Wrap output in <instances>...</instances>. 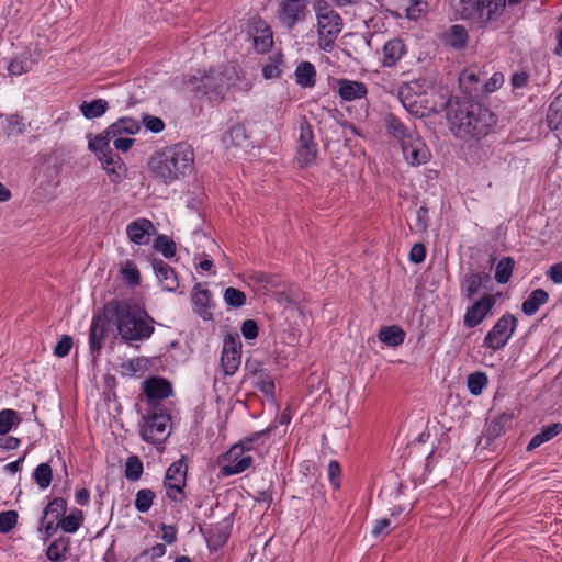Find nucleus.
<instances>
[{"mask_svg": "<svg viewBox=\"0 0 562 562\" xmlns=\"http://www.w3.org/2000/svg\"><path fill=\"white\" fill-rule=\"evenodd\" d=\"M113 324L117 335L127 345L144 341L155 331L156 321L148 314L145 306L132 299H112L94 313L89 329V352L95 362Z\"/></svg>", "mask_w": 562, "mask_h": 562, "instance_id": "f257e3e1", "label": "nucleus"}, {"mask_svg": "<svg viewBox=\"0 0 562 562\" xmlns=\"http://www.w3.org/2000/svg\"><path fill=\"white\" fill-rule=\"evenodd\" d=\"M456 136L480 140L493 133L497 115L476 99L449 97L441 106Z\"/></svg>", "mask_w": 562, "mask_h": 562, "instance_id": "f03ea898", "label": "nucleus"}, {"mask_svg": "<svg viewBox=\"0 0 562 562\" xmlns=\"http://www.w3.org/2000/svg\"><path fill=\"white\" fill-rule=\"evenodd\" d=\"M148 168L166 186L180 181L194 169L193 148L187 142L166 146L149 157Z\"/></svg>", "mask_w": 562, "mask_h": 562, "instance_id": "7ed1b4c3", "label": "nucleus"}, {"mask_svg": "<svg viewBox=\"0 0 562 562\" xmlns=\"http://www.w3.org/2000/svg\"><path fill=\"white\" fill-rule=\"evenodd\" d=\"M113 136L106 135L105 130L93 138H89L88 148L102 164V168L109 175L110 181L117 184L125 177L126 166L120 155L111 148L110 142Z\"/></svg>", "mask_w": 562, "mask_h": 562, "instance_id": "20e7f679", "label": "nucleus"}, {"mask_svg": "<svg viewBox=\"0 0 562 562\" xmlns=\"http://www.w3.org/2000/svg\"><path fill=\"white\" fill-rule=\"evenodd\" d=\"M143 423L139 425V436L147 443L165 441L168 435H164L168 424L171 423V415L167 407L147 408L142 415Z\"/></svg>", "mask_w": 562, "mask_h": 562, "instance_id": "39448f33", "label": "nucleus"}, {"mask_svg": "<svg viewBox=\"0 0 562 562\" xmlns=\"http://www.w3.org/2000/svg\"><path fill=\"white\" fill-rule=\"evenodd\" d=\"M186 82L193 86L192 92L195 97H207L209 100H223L231 86L225 74L215 71H210L200 78L190 76Z\"/></svg>", "mask_w": 562, "mask_h": 562, "instance_id": "423d86ee", "label": "nucleus"}, {"mask_svg": "<svg viewBox=\"0 0 562 562\" xmlns=\"http://www.w3.org/2000/svg\"><path fill=\"white\" fill-rule=\"evenodd\" d=\"M517 325V317L506 312L497 319L492 329L487 331L483 346L493 351L503 349L515 333Z\"/></svg>", "mask_w": 562, "mask_h": 562, "instance_id": "0eeeda50", "label": "nucleus"}, {"mask_svg": "<svg viewBox=\"0 0 562 562\" xmlns=\"http://www.w3.org/2000/svg\"><path fill=\"white\" fill-rule=\"evenodd\" d=\"M216 462L220 465L221 475L231 476L248 470L254 459L247 454V448L236 442L228 451L220 454Z\"/></svg>", "mask_w": 562, "mask_h": 562, "instance_id": "6e6552de", "label": "nucleus"}, {"mask_svg": "<svg viewBox=\"0 0 562 562\" xmlns=\"http://www.w3.org/2000/svg\"><path fill=\"white\" fill-rule=\"evenodd\" d=\"M318 154V145L315 142L313 126L306 116L300 122L299 146L295 159L300 168H306L315 162Z\"/></svg>", "mask_w": 562, "mask_h": 562, "instance_id": "1a4fd4ad", "label": "nucleus"}, {"mask_svg": "<svg viewBox=\"0 0 562 562\" xmlns=\"http://www.w3.org/2000/svg\"><path fill=\"white\" fill-rule=\"evenodd\" d=\"M142 390L146 398L147 408L166 407L161 402L173 393L171 382L159 375L147 378L142 383Z\"/></svg>", "mask_w": 562, "mask_h": 562, "instance_id": "9d476101", "label": "nucleus"}, {"mask_svg": "<svg viewBox=\"0 0 562 562\" xmlns=\"http://www.w3.org/2000/svg\"><path fill=\"white\" fill-rule=\"evenodd\" d=\"M405 161L412 167L425 165L431 159V151L417 131L400 145Z\"/></svg>", "mask_w": 562, "mask_h": 562, "instance_id": "9b49d317", "label": "nucleus"}, {"mask_svg": "<svg viewBox=\"0 0 562 562\" xmlns=\"http://www.w3.org/2000/svg\"><path fill=\"white\" fill-rule=\"evenodd\" d=\"M248 34L252 37L254 49L257 54L265 55L271 50L273 46V32L259 14L249 19Z\"/></svg>", "mask_w": 562, "mask_h": 562, "instance_id": "f8f14e48", "label": "nucleus"}, {"mask_svg": "<svg viewBox=\"0 0 562 562\" xmlns=\"http://www.w3.org/2000/svg\"><path fill=\"white\" fill-rule=\"evenodd\" d=\"M498 296L499 293L484 294L480 299L475 300L467 307L463 317V325L467 328H474L482 324L483 321L492 313Z\"/></svg>", "mask_w": 562, "mask_h": 562, "instance_id": "ddd939ff", "label": "nucleus"}, {"mask_svg": "<svg viewBox=\"0 0 562 562\" xmlns=\"http://www.w3.org/2000/svg\"><path fill=\"white\" fill-rule=\"evenodd\" d=\"M308 13L307 2L281 0L278 9V20L283 27L292 31L297 23L306 20Z\"/></svg>", "mask_w": 562, "mask_h": 562, "instance_id": "4468645a", "label": "nucleus"}, {"mask_svg": "<svg viewBox=\"0 0 562 562\" xmlns=\"http://www.w3.org/2000/svg\"><path fill=\"white\" fill-rule=\"evenodd\" d=\"M233 518L226 517L217 524H200L199 531L204 536L207 546L212 550L223 548L231 536Z\"/></svg>", "mask_w": 562, "mask_h": 562, "instance_id": "2eb2a0df", "label": "nucleus"}, {"mask_svg": "<svg viewBox=\"0 0 562 562\" xmlns=\"http://www.w3.org/2000/svg\"><path fill=\"white\" fill-rule=\"evenodd\" d=\"M486 72L476 67H468L459 75V88L464 94L462 98L477 99L481 97V86Z\"/></svg>", "mask_w": 562, "mask_h": 562, "instance_id": "dca6fc26", "label": "nucleus"}, {"mask_svg": "<svg viewBox=\"0 0 562 562\" xmlns=\"http://www.w3.org/2000/svg\"><path fill=\"white\" fill-rule=\"evenodd\" d=\"M191 301L194 305V313L204 321L213 319V314L210 310L215 307V303L212 301L211 291L203 288V283L198 282L194 284L191 291Z\"/></svg>", "mask_w": 562, "mask_h": 562, "instance_id": "f3484780", "label": "nucleus"}, {"mask_svg": "<svg viewBox=\"0 0 562 562\" xmlns=\"http://www.w3.org/2000/svg\"><path fill=\"white\" fill-rule=\"evenodd\" d=\"M383 123L387 135L394 138L398 145L403 144L404 140H407L411 135L417 132L415 124L406 125L393 112L385 114Z\"/></svg>", "mask_w": 562, "mask_h": 562, "instance_id": "a211bd4d", "label": "nucleus"}, {"mask_svg": "<svg viewBox=\"0 0 562 562\" xmlns=\"http://www.w3.org/2000/svg\"><path fill=\"white\" fill-rule=\"evenodd\" d=\"M150 263L162 289L168 292H175L179 288V279L176 270L159 258H151Z\"/></svg>", "mask_w": 562, "mask_h": 562, "instance_id": "6ab92c4d", "label": "nucleus"}, {"mask_svg": "<svg viewBox=\"0 0 562 562\" xmlns=\"http://www.w3.org/2000/svg\"><path fill=\"white\" fill-rule=\"evenodd\" d=\"M546 123L553 132L560 145H562V92L554 97L548 106Z\"/></svg>", "mask_w": 562, "mask_h": 562, "instance_id": "aec40b11", "label": "nucleus"}, {"mask_svg": "<svg viewBox=\"0 0 562 562\" xmlns=\"http://www.w3.org/2000/svg\"><path fill=\"white\" fill-rule=\"evenodd\" d=\"M342 24V18L335 10L326 13L324 16H318L317 20L319 34L325 32V38L329 43H334V41L337 38L338 34L341 32Z\"/></svg>", "mask_w": 562, "mask_h": 562, "instance_id": "412c9836", "label": "nucleus"}, {"mask_svg": "<svg viewBox=\"0 0 562 562\" xmlns=\"http://www.w3.org/2000/svg\"><path fill=\"white\" fill-rule=\"evenodd\" d=\"M154 228L153 223L147 218H137L131 222L126 227L128 239L136 245H147L149 243V229Z\"/></svg>", "mask_w": 562, "mask_h": 562, "instance_id": "4be33fe9", "label": "nucleus"}, {"mask_svg": "<svg viewBox=\"0 0 562 562\" xmlns=\"http://www.w3.org/2000/svg\"><path fill=\"white\" fill-rule=\"evenodd\" d=\"M337 89L339 97L345 101L361 99L368 93L367 86L363 82L345 78L337 80Z\"/></svg>", "mask_w": 562, "mask_h": 562, "instance_id": "5701e85b", "label": "nucleus"}, {"mask_svg": "<svg viewBox=\"0 0 562 562\" xmlns=\"http://www.w3.org/2000/svg\"><path fill=\"white\" fill-rule=\"evenodd\" d=\"M71 548V539L69 536L61 533L52 539L47 549L46 557L50 562H63L67 559Z\"/></svg>", "mask_w": 562, "mask_h": 562, "instance_id": "b1692460", "label": "nucleus"}, {"mask_svg": "<svg viewBox=\"0 0 562 562\" xmlns=\"http://www.w3.org/2000/svg\"><path fill=\"white\" fill-rule=\"evenodd\" d=\"M441 41L446 46L462 50L468 45L469 33L463 25L453 24L442 34Z\"/></svg>", "mask_w": 562, "mask_h": 562, "instance_id": "393cba45", "label": "nucleus"}, {"mask_svg": "<svg viewBox=\"0 0 562 562\" xmlns=\"http://www.w3.org/2000/svg\"><path fill=\"white\" fill-rule=\"evenodd\" d=\"M406 53L404 41L400 37L389 40L383 45V66L393 67Z\"/></svg>", "mask_w": 562, "mask_h": 562, "instance_id": "a878e982", "label": "nucleus"}, {"mask_svg": "<svg viewBox=\"0 0 562 562\" xmlns=\"http://www.w3.org/2000/svg\"><path fill=\"white\" fill-rule=\"evenodd\" d=\"M140 131V124L130 116L120 117L106 127V135L116 137L123 134L135 135Z\"/></svg>", "mask_w": 562, "mask_h": 562, "instance_id": "bb28decb", "label": "nucleus"}, {"mask_svg": "<svg viewBox=\"0 0 562 562\" xmlns=\"http://www.w3.org/2000/svg\"><path fill=\"white\" fill-rule=\"evenodd\" d=\"M513 420L514 414L509 412H504L497 418L493 419L486 428L485 436L487 440L493 441L504 435L506 429L512 427Z\"/></svg>", "mask_w": 562, "mask_h": 562, "instance_id": "cd10ccee", "label": "nucleus"}, {"mask_svg": "<svg viewBox=\"0 0 562 562\" xmlns=\"http://www.w3.org/2000/svg\"><path fill=\"white\" fill-rule=\"evenodd\" d=\"M405 337V330L398 325L382 326L378 333L379 340L393 348L401 346Z\"/></svg>", "mask_w": 562, "mask_h": 562, "instance_id": "c85d7f7f", "label": "nucleus"}, {"mask_svg": "<svg viewBox=\"0 0 562 562\" xmlns=\"http://www.w3.org/2000/svg\"><path fill=\"white\" fill-rule=\"evenodd\" d=\"M549 294L546 290L539 288L533 290L521 304V311L526 316L535 315L539 308L547 304Z\"/></svg>", "mask_w": 562, "mask_h": 562, "instance_id": "c756f323", "label": "nucleus"}, {"mask_svg": "<svg viewBox=\"0 0 562 562\" xmlns=\"http://www.w3.org/2000/svg\"><path fill=\"white\" fill-rule=\"evenodd\" d=\"M85 521V513L77 508L72 507L69 513L66 512L64 514L63 518L59 519L60 522V530L65 535H71L77 532Z\"/></svg>", "mask_w": 562, "mask_h": 562, "instance_id": "7c9ffc66", "label": "nucleus"}, {"mask_svg": "<svg viewBox=\"0 0 562 562\" xmlns=\"http://www.w3.org/2000/svg\"><path fill=\"white\" fill-rule=\"evenodd\" d=\"M67 509L68 503L66 498L61 496L48 497V503L43 508L41 520L43 522L48 518L58 521V519H61L64 514H66Z\"/></svg>", "mask_w": 562, "mask_h": 562, "instance_id": "2f4dec72", "label": "nucleus"}, {"mask_svg": "<svg viewBox=\"0 0 562 562\" xmlns=\"http://www.w3.org/2000/svg\"><path fill=\"white\" fill-rule=\"evenodd\" d=\"M187 456H181V458L175 462H172L165 474L164 482L169 483H178V484H187V474H188V464H187Z\"/></svg>", "mask_w": 562, "mask_h": 562, "instance_id": "473e14b6", "label": "nucleus"}, {"mask_svg": "<svg viewBox=\"0 0 562 562\" xmlns=\"http://www.w3.org/2000/svg\"><path fill=\"white\" fill-rule=\"evenodd\" d=\"M562 432V423H552L548 426H544L540 432L535 435L529 443L527 445L526 450L532 451L536 448L540 447L542 443L548 442L549 440L553 439L558 435Z\"/></svg>", "mask_w": 562, "mask_h": 562, "instance_id": "72a5a7b5", "label": "nucleus"}, {"mask_svg": "<svg viewBox=\"0 0 562 562\" xmlns=\"http://www.w3.org/2000/svg\"><path fill=\"white\" fill-rule=\"evenodd\" d=\"M295 81L302 88H313L316 83V69L310 61H302L295 69Z\"/></svg>", "mask_w": 562, "mask_h": 562, "instance_id": "f704fd0d", "label": "nucleus"}, {"mask_svg": "<svg viewBox=\"0 0 562 562\" xmlns=\"http://www.w3.org/2000/svg\"><path fill=\"white\" fill-rule=\"evenodd\" d=\"M251 379L254 380V389L258 390L267 397H274L276 384L268 369L263 370L262 373H259L258 375L251 376Z\"/></svg>", "mask_w": 562, "mask_h": 562, "instance_id": "c9c22d12", "label": "nucleus"}, {"mask_svg": "<svg viewBox=\"0 0 562 562\" xmlns=\"http://www.w3.org/2000/svg\"><path fill=\"white\" fill-rule=\"evenodd\" d=\"M109 109V103L104 99H94L92 101H83L80 104V111L82 115L88 119L101 117Z\"/></svg>", "mask_w": 562, "mask_h": 562, "instance_id": "e433bc0d", "label": "nucleus"}, {"mask_svg": "<svg viewBox=\"0 0 562 562\" xmlns=\"http://www.w3.org/2000/svg\"><path fill=\"white\" fill-rule=\"evenodd\" d=\"M274 428H276L274 425H270L263 430L255 431V432L250 434L249 436L244 437L237 443L247 448V453L252 450H257L256 445H258V443L263 445L266 439H268L271 436Z\"/></svg>", "mask_w": 562, "mask_h": 562, "instance_id": "4c0bfd02", "label": "nucleus"}, {"mask_svg": "<svg viewBox=\"0 0 562 562\" xmlns=\"http://www.w3.org/2000/svg\"><path fill=\"white\" fill-rule=\"evenodd\" d=\"M32 479L41 490H46L53 481V469L49 462L38 464L32 473Z\"/></svg>", "mask_w": 562, "mask_h": 562, "instance_id": "58836bf2", "label": "nucleus"}, {"mask_svg": "<svg viewBox=\"0 0 562 562\" xmlns=\"http://www.w3.org/2000/svg\"><path fill=\"white\" fill-rule=\"evenodd\" d=\"M515 267V260L513 257H503L495 269V280L499 284H506L512 277Z\"/></svg>", "mask_w": 562, "mask_h": 562, "instance_id": "ea45409f", "label": "nucleus"}, {"mask_svg": "<svg viewBox=\"0 0 562 562\" xmlns=\"http://www.w3.org/2000/svg\"><path fill=\"white\" fill-rule=\"evenodd\" d=\"M485 18L481 22H485L486 27L491 22H495L503 14L506 7V0H484Z\"/></svg>", "mask_w": 562, "mask_h": 562, "instance_id": "a19ab883", "label": "nucleus"}, {"mask_svg": "<svg viewBox=\"0 0 562 562\" xmlns=\"http://www.w3.org/2000/svg\"><path fill=\"white\" fill-rule=\"evenodd\" d=\"M153 247L167 259L173 258L177 252V245L173 239L162 234L155 238Z\"/></svg>", "mask_w": 562, "mask_h": 562, "instance_id": "79ce46f5", "label": "nucleus"}, {"mask_svg": "<svg viewBox=\"0 0 562 562\" xmlns=\"http://www.w3.org/2000/svg\"><path fill=\"white\" fill-rule=\"evenodd\" d=\"M144 472V465L138 456L132 454L126 459L124 476L126 480L138 481Z\"/></svg>", "mask_w": 562, "mask_h": 562, "instance_id": "37998d69", "label": "nucleus"}, {"mask_svg": "<svg viewBox=\"0 0 562 562\" xmlns=\"http://www.w3.org/2000/svg\"><path fill=\"white\" fill-rule=\"evenodd\" d=\"M482 288L480 284V280L474 276V271L468 272L464 274L461 280V290L464 299L472 300Z\"/></svg>", "mask_w": 562, "mask_h": 562, "instance_id": "c03bdc74", "label": "nucleus"}, {"mask_svg": "<svg viewBox=\"0 0 562 562\" xmlns=\"http://www.w3.org/2000/svg\"><path fill=\"white\" fill-rule=\"evenodd\" d=\"M488 383V378L486 375L485 372H482V371H475L471 374L468 375V379H467V385H468V389H469V392L472 394V395H480L484 387L487 385Z\"/></svg>", "mask_w": 562, "mask_h": 562, "instance_id": "a18cd8bd", "label": "nucleus"}, {"mask_svg": "<svg viewBox=\"0 0 562 562\" xmlns=\"http://www.w3.org/2000/svg\"><path fill=\"white\" fill-rule=\"evenodd\" d=\"M156 494L150 488H142L136 493L134 506L137 512L145 514L150 509Z\"/></svg>", "mask_w": 562, "mask_h": 562, "instance_id": "49530a36", "label": "nucleus"}, {"mask_svg": "<svg viewBox=\"0 0 562 562\" xmlns=\"http://www.w3.org/2000/svg\"><path fill=\"white\" fill-rule=\"evenodd\" d=\"M247 297L245 292L239 289L228 286L224 291V302L227 306L239 308L246 304Z\"/></svg>", "mask_w": 562, "mask_h": 562, "instance_id": "de8ad7c7", "label": "nucleus"}, {"mask_svg": "<svg viewBox=\"0 0 562 562\" xmlns=\"http://www.w3.org/2000/svg\"><path fill=\"white\" fill-rule=\"evenodd\" d=\"M121 274L126 284L131 286L140 284V273L134 261L126 260L121 268Z\"/></svg>", "mask_w": 562, "mask_h": 562, "instance_id": "09e8293b", "label": "nucleus"}, {"mask_svg": "<svg viewBox=\"0 0 562 562\" xmlns=\"http://www.w3.org/2000/svg\"><path fill=\"white\" fill-rule=\"evenodd\" d=\"M19 414L13 409H2L0 412V435H7L20 423Z\"/></svg>", "mask_w": 562, "mask_h": 562, "instance_id": "8fccbe9b", "label": "nucleus"}, {"mask_svg": "<svg viewBox=\"0 0 562 562\" xmlns=\"http://www.w3.org/2000/svg\"><path fill=\"white\" fill-rule=\"evenodd\" d=\"M59 520L46 519L42 522L41 518L38 519L37 531L41 535V538L44 543L48 542L50 539H54L57 531L60 529Z\"/></svg>", "mask_w": 562, "mask_h": 562, "instance_id": "3c124183", "label": "nucleus"}, {"mask_svg": "<svg viewBox=\"0 0 562 562\" xmlns=\"http://www.w3.org/2000/svg\"><path fill=\"white\" fill-rule=\"evenodd\" d=\"M229 138V142L234 146H240L243 142L248 138L247 128L245 123H236L225 134V140Z\"/></svg>", "mask_w": 562, "mask_h": 562, "instance_id": "603ef678", "label": "nucleus"}, {"mask_svg": "<svg viewBox=\"0 0 562 562\" xmlns=\"http://www.w3.org/2000/svg\"><path fill=\"white\" fill-rule=\"evenodd\" d=\"M187 484H176V483H169L164 482V487L166 490V496L175 503L182 504L186 498L187 494L184 492Z\"/></svg>", "mask_w": 562, "mask_h": 562, "instance_id": "864d4df0", "label": "nucleus"}, {"mask_svg": "<svg viewBox=\"0 0 562 562\" xmlns=\"http://www.w3.org/2000/svg\"><path fill=\"white\" fill-rule=\"evenodd\" d=\"M241 360V353L231 355L224 353L221 355V366L223 368L225 375H233L239 368Z\"/></svg>", "mask_w": 562, "mask_h": 562, "instance_id": "5fc2aeb1", "label": "nucleus"}, {"mask_svg": "<svg viewBox=\"0 0 562 562\" xmlns=\"http://www.w3.org/2000/svg\"><path fill=\"white\" fill-rule=\"evenodd\" d=\"M241 340L237 333H228L224 336L222 352L237 355L241 353Z\"/></svg>", "mask_w": 562, "mask_h": 562, "instance_id": "6e6d98bb", "label": "nucleus"}, {"mask_svg": "<svg viewBox=\"0 0 562 562\" xmlns=\"http://www.w3.org/2000/svg\"><path fill=\"white\" fill-rule=\"evenodd\" d=\"M18 513L15 510H5L0 513V533H9L18 522Z\"/></svg>", "mask_w": 562, "mask_h": 562, "instance_id": "4d7b16f0", "label": "nucleus"}, {"mask_svg": "<svg viewBox=\"0 0 562 562\" xmlns=\"http://www.w3.org/2000/svg\"><path fill=\"white\" fill-rule=\"evenodd\" d=\"M483 0H460V19L468 21L475 18V5H482Z\"/></svg>", "mask_w": 562, "mask_h": 562, "instance_id": "13d9d810", "label": "nucleus"}, {"mask_svg": "<svg viewBox=\"0 0 562 562\" xmlns=\"http://www.w3.org/2000/svg\"><path fill=\"white\" fill-rule=\"evenodd\" d=\"M266 369L267 368H265V363L261 360H259L252 356H249L246 358V361H245L244 380L249 379L254 375H258L259 373H262V371Z\"/></svg>", "mask_w": 562, "mask_h": 562, "instance_id": "bf43d9fd", "label": "nucleus"}, {"mask_svg": "<svg viewBox=\"0 0 562 562\" xmlns=\"http://www.w3.org/2000/svg\"><path fill=\"white\" fill-rule=\"evenodd\" d=\"M429 223V209L426 203L419 206L416 212V221L414 228L416 232L425 233L428 229Z\"/></svg>", "mask_w": 562, "mask_h": 562, "instance_id": "052dcab7", "label": "nucleus"}, {"mask_svg": "<svg viewBox=\"0 0 562 562\" xmlns=\"http://www.w3.org/2000/svg\"><path fill=\"white\" fill-rule=\"evenodd\" d=\"M74 345L72 337L69 335H63L54 347V356L64 358L69 355Z\"/></svg>", "mask_w": 562, "mask_h": 562, "instance_id": "680f3d73", "label": "nucleus"}, {"mask_svg": "<svg viewBox=\"0 0 562 562\" xmlns=\"http://www.w3.org/2000/svg\"><path fill=\"white\" fill-rule=\"evenodd\" d=\"M10 75L20 76L29 71V63L25 56H18L13 58L8 65Z\"/></svg>", "mask_w": 562, "mask_h": 562, "instance_id": "e2e57ef3", "label": "nucleus"}, {"mask_svg": "<svg viewBox=\"0 0 562 562\" xmlns=\"http://www.w3.org/2000/svg\"><path fill=\"white\" fill-rule=\"evenodd\" d=\"M145 128L151 133H160L165 130V122L158 117L150 114H144L142 120Z\"/></svg>", "mask_w": 562, "mask_h": 562, "instance_id": "0e129e2a", "label": "nucleus"}, {"mask_svg": "<svg viewBox=\"0 0 562 562\" xmlns=\"http://www.w3.org/2000/svg\"><path fill=\"white\" fill-rule=\"evenodd\" d=\"M504 81V76L501 72H495L490 79L484 80L481 86V95L496 91L501 88Z\"/></svg>", "mask_w": 562, "mask_h": 562, "instance_id": "69168bd1", "label": "nucleus"}, {"mask_svg": "<svg viewBox=\"0 0 562 562\" xmlns=\"http://www.w3.org/2000/svg\"><path fill=\"white\" fill-rule=\"evenodd\" d=\"M240 331L246 340H254L259 335V326L255 319H246L241 323Z\"/></svg>", "mask_w": 562, "mask_h": 562, "instance_id": "338daca9", "label": "nucleus"}, {"mask_svg": "<svg viewBox=\"0 0 562 562\" xmlns=\"http://www.w3.org/2000/svg\"><path fill=\"white\" fill-rule=\"evenodd\" d=\"M341 467L336 460H331L328 464V477L335 490L340 487Z\"/></svg>", "mask_w": 562, "mask_h": 562, "instance_id": "774afa93", "label": "nucleus"}]
</instances>
